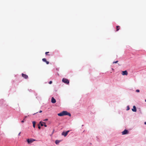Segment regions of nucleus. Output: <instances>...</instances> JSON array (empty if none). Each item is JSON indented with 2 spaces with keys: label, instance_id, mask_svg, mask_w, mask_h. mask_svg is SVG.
Wrapping results in <instances>:
<instances>
[{
  "label": "nucleus",
  "instance_id": "1",
  "mask_svg": "<svg viewBox=\"0 0 146 146\" xmlns=\"http://www.w3.org/2000/svg\"><path fill=\"white\" fill-rule=\"evenodd\" d=\"M62 82L64 83L68 84H69V80L66 78H63L62 79Z\"/></svg>",
  "mask_w": 146,
  "mask_h": 146
},
{
  "label": "nucleus",
  "instance_id": "2",
  "mask_svg": "<svg viewBox=\"0 0 146 146\" xmlns=\"http://www.w3.org/2000/svg\"><path fill=\"white\" fill-rule=\"evenodd\" d=\"M63 113L64 115H68L70 117L71 116V114L70 113L66 111H63Z\"/></svg>",
  "mask_w": 146,
  "mask_h": 146
},
{
  "label": "nucleus",
  "instance_id": "3",
  "mask_svg": "<svg viewBox=\"0 0 146 146\" xmlns=\"http://www.w3.org/2000/svg\"><path fill=\"white\" fill-rule=\"evenodd\" d=\"M35 141V139H27V141L28 143L29 144Z\"/></svg>",
  "mask_w": 146,
  "mask_h": 146
},
{
  "label": "nucleus",
  "instance_id": "4",
  "mask_svg": "<svg viewBox=\"0 0 146 146\" xmlns=\"http://www.w3.org/2000/svg\"><path fill=\"white\" fill-rule=\"evenodd\" d=\"M128 131L127 129H125L122 132V135H125L128 133Z\"/></svg>",
  "mask_w": 146,
  "mask_h": 146
},
{
  "label": "nucleus",
  "instance_id": "5",
  "mask_svg": "<svg viewBox=\"0 0 146 146\" xmlns=\"http://www.w3.org/2000/svg\"><path fill=\"white\" fill-rule=\"evenodd\" d=\"M128 73L127 72L126 70H125L124 71H122V74L123 75H127Z\"/></svg>",
  "mask_w": 146,
  "mask_h": 146
},
{
  "label": "nucleus",
  "instance_id": "6",
  "mask_svg": "<svg viewBox=\"0 0 146 146\" xmlns=\"http://www.w3.org/2000/svg\"><path fill=\"white\" fill-rule=\"evenodd\" d=\"M22 76L25 79H27L28 78V76L25 74L22 73Z\"/></svg>",
  "mask_w": 146,
  "mask_h": 146
},
{
  "label": "nucleus",
  "instance_id": "7",
  "mask_svg": "<svg viewBox=\"0 0 146 146\" xmlns=\"http://www.w3.org/2000/svg\"><path fill=\"white\" fill-rule=\"evenodd\" d=\"M132 111L133 112H136L137 111V109L135 106H134L133 107V108L132 109Z\"/></svg>",
  "mask_w": 146,
  "mask_h": 146
},
{
  "label": "nucleus",
  "instance_id": "8",
  "mask_svg": "<svg viewBox=\"0 0 146 146\" xmlns=\"http://www.w3.org/2000/svg\"><path fill=\"white\" fill-rule=\"evenodd\" d=\"M56 102V100L53 97H52L51 99V102L52 103H54Z\"/></svg>",
  "mask_w": 146,
  "mask_h": 146
},
{
  "label": "nucleus",
  "instance_id": "9",
  "mask_svg": "<svg viewBox=\"0 0 146 146\" xmlns=\"http://www.w3.org/2000/svg\"><path fill=\"white\" fill-rule=\"evenodd\" d=\"M62 135L66 137L67 135V134L66 132L64 131L62 133Z\"/></svg>",
  "mask_w": 146,
  "mask_h": 146
},
{
  "label": "nucleus",
  "instance_id": "10",
  "mask_svg": "<svg viewBox=\"0 0 146 146\" xmlns=\"http://www.w3.org/2000/svg\"><path fill=\"white\" fill-rule=\"evenodd\" d=\"M58 115L60 116H64L62 111L60 113H58Z\"/></svg>",
  "mask_w": 146,
  "mask_h": 146
},
{
  "label": "nucleus",
  "instance_id": "11",
  "mask_svg": "<svg viewBox=\"0 0 146 146\" xmlns=\"http://www.w3.org/2000/svg\"><path fill=\"white\" fill-rule=\"evenodd\" d=\"M60 141L58 140H56L55 141V143L57 145L60 142Z\"/></svg>",
  "mask_w": 146,
  "mask_h": 146
},
{
  "label": "nucleus",
  "instance_id": "12",
  "mask_svg": "<svg viewBox=\"0 0 146 146\" xmlns=\"http://www.w3.org/2000/svg\"><path fill=\"white\" fill-rule=\"evenodd\" d=\"M32 123L33 124V127L35 128V127L36 122L35 121H33Z\"/></svg>",
  "mask_w": 146,
  "mask_h": 146
},
{
  "label": "nucleus",
  "instance_id": "13",
  "mask_svg": "<svg viewBox=\"0 0 146 146\" xmlns=\"http://www.w3.org/2000/svg\"><path fill=\"white\" fill-rule=\"evenodd\" d=\"M43 123H45L43 122L42 121H40V125L41 126H44V125L43 124Z\"/></svg>",
  "mask_w": 146,
  "mask_h": 146
},
{
  "label": "nucleus",
  "instance_id": "14",
  "mask_svg": "<svg viewBox=\"0 0 146 146\" xmlns=\"http://www.w3.org/2000/svg\"><path fill=\"white\" fill-rule=\"evenodd\" d=\"M42 60L43 61V62H46V59L45 58H43L42 59Z\"/></svg>",
  "mask_w": 146,
  "mask_h": 146
},
{
  "label": "nucleus",
  "instance_id": "15",
  "mask_svg": "<svg viewBox=\"0 0 146 146\" xmlns=\"http://www.w3.org/2000/svg\"><path fill=\"white\" fill-rule=\"evenodd\" d=\"M130 108H129V106H127V109H126V110H129Z\"/></svg>",
  "mask_w": 146,
  "mask_h": 146
},
{
  "label": "nucleus",
  "instance_id": "16",
  "mask_svg": "<svg viewBox=\"0 0 146 146\" xmlns=\"http://www.w3.org/2000/svg\"><path fill=\"white\" fill-rule=\"evenodd\" d=\"M116 27H117V31H118L119 30V28H119V26H117Z\"/></svg>",
  "mask_w": 146,
  "mask_h": 146
},
{
  "label": "nucleus",
  "instance_id": "17",
  "mask_svg": "<svg viewBox=\"0 0 146 146\" xmlns=\"http://www.w3.org/2000/svg\"><path fill=\"white\" fill-rule=\"evenodd\" d=\"M136 91L137 92H139L140 90H136Z\"/></svg>",
  "mask_w": 146,
  "mask_h": 146
},
{
  "label": "nucleus",
  "instance_id": "18",
  "mask_svg": "<svg viewBox=\"0 0 146 146\" xmlns=\"http://www.w3.org/2000/svg\"><path fill=\"white\" fill-rule=\"evenodd\" d=\"M25 118L24 119H23V120L21 121V122H22V123H23L24 122V120H25Z\"/></svg>",
  "mask_w": 146,
  "mask_h": 146
},
{
  "label": "nucleus",
  "instance_id": "19",
  "mask_svg": "<svg viewBox=\"0 0 146 146\" xmlns=\"http://www.w3.org/2000/svg\"><path fill=\"white\" fill-rule=\"evenodd\" d=\"M118 62V61H116L115 62H113V63H116Z\"/></svg>",
  "mask_w": 146,
  "mask_h": 146
},
{
  "label": "nucleus",
  "instance_id": "20",
  "mask_svg": "<svg viewBox=\"0 0 146 146\" xmlns=\"http://www.w3.org/2000/svg\"><path fill=\"white\" fill-rule=\"evenodd\" d=\"M47 64H49V62L46 61V62H45Z\"/></svg>",
  "mask_w": 146,
  "mask_h": 146
},
{
  "label": "nucleus",
  "instance_id": "21",
  "mask_svg": "<svg viewBox=\"0 0 146 146\" xmlns=\"http://www.w3.org/2000/svg\"><path fill=\"white\" fill-rule=\"evenodd\" d=\"M52 83V81H50L49 82V83L50 84H51Z\"/></svg>",
  "mask_w": 146,
  "mask_h": 146
},
{
  "label": "nucleus",
  "instance_id": "22",
  "mask_svg": "<svg viewBox=\"0 0 146 146\" xmlns=\"http://www.w3.org/2000/svg\"><path fill=\"white\" fill-rule=\"evenodd\" d=\"M70 131L69 130H68V131H67L66 132V133H67V134H68V132Z\"/></svg>",
  "mask_w": 146,
  "mask_h": 146
},
{
  "label": "nucleus",
  "instance_id": "23",
  "mask_svg": "<svg viewBox=\"0 0 146 146\" xmlns=\"http://www.w3.org/2000/svg\"><path fill=\"white\" fill-rule=\"evenodd\" d=\"M48 120V119H46L44 120H43L44 121H47Z\"/></svg>",
  "mask_w": 146,
  "mask_h": 146
},
{
  "label": "nucleus",
  "instance_id": "24",
  "mask_svg": "<svg viewBox=\"0 0 146 146\" xmlns=\"http://www.w3.org/2000/svg\"><path fill=\"white\" fill-rule=\"evenodd\" d=\"M49 53V52H45V54H46V55H48V54H47V53Z\"/></svg>",
  "mask_w": 146,
  "mask_h": 146
},
{
  "label": "nucleus",
  "instance_id": "25",
  "mask_svg": "<svg viewBox=\"0 0 146 146\" xmlns=\"http://www.w3.org/2000/svg\"><path fill=\"white\" fill-rule=\"evenodd\" d=\"M44 126L45 127H46L47 126V125H46L45 124H44Z\"/></svg>",
  "mask_w": 146,
  "mask_h": 146
},
{
  "label": "nucleus",
  "instance_id": "26",
  "mask_svg": "<svg viewBox=\"0 0 146 146\" xmlns=\"http://www.w3.org/2000/svg\"><path fill=\"white\" fill-rule=\"evenodd\" d=\"M38 128L39 129H40L41 128L40 127L39 125H38Z\"/></svg>",
  "mask_w": 146,
  "mask_h": 146
},
{
  "label": "nucleus",
  "instance_id": "27",
  "mask_svg": "<svg viewBox=\"0 0 146 146\" xmlns=\"http://www.w3.org/2000/svg\"><path fill=\"white\" fill-rule=\"evenodd\" d=\"M21 133V132H20L19 133V134H18V136H20V134Z\"/></svg>",
  "mask_w": 146,
  "mask_h": 146
},
{
  "label": "nucleus",
  "instance_id": "28",
  "mask_svg": "<svg viewBox=\"0 0 146 146\" xmlns=\"http://www.w3.org/2000/svg\"><path fill=\"white\" fill-rule=\"evenodd\" d=\"M42 112V111L41 110H40V111H39V112L40 113H41Z\"/></svg>",
  "mask_w": 146,
  "mask_h": 146
},
{
  "label": "nucleus",
  "instance_id": "29",
  "mask_svg": "<svg viewBox=\"0 0 146 146\" xmlns=\"http://www.w3.org/2000/svg\"><path fill=\"white\" fill-rule=\"evenodd\" d=\"M144 124H145L146 125V122H145Z\"/></svg>",
  "mask_w": 146,
  "mask_h": 146
},
{
  "label": "nucleus",
  "instance_id": "30",
  "mask_svg": "<svg viewBox=\"0 0 146 146\" xmlns=\"http://www.w3.org/2000/svg\"><path fill=\"white\" fill-rule=\"evenodd\" d=\"M27 116H25V118H26V117H27Z\"/></svg>",
  "mask_w": 146,
  "mask_h": 146
},
{
  "label": "nucleus",
  "instance_id": "31",
  "mask_svg": "<svg viewBox=\"0 0 146 146\" xmlns=\"http://www.w3.org/2000/svg\"><path fill=\"white\" fill-rule=\"evenodd\" d=\"M38 113V112H37V113H34V114H33V115H34V114H35L36 113Z\"/></svg>",
  "mask_w": 146,
  "mask_h": 146
},
{
  "label": "nucleus",
  "instance_id": "32",
  "mask_svg": "<svg viewBox=\"0 0 146 146\" xmlns=\"http://www.w3.org/2000/svg\"><path fill=\"white\" fill-rule=\"evenodd\" d=\"M145 101L146 102V100H145Z\"/></svg>",
  "mask_w": 146,
  "mask_h": 146
}]
</instances>
